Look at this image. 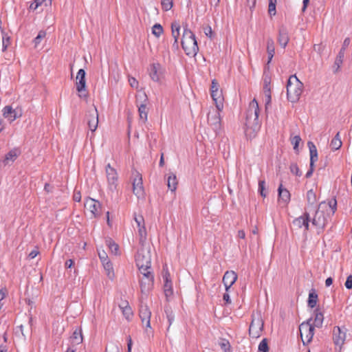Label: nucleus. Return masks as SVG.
Listing matches in <instances>:
<instances>
[{
	"label": "nucleus",
	"instance_id": "052dcab7",
	"mask_svg": "<svg viewBox=\"0 0 352 352\" xmlns=\"http://www.w3.org/2000/svg\"><path fill=\"white\" fill-rule=\"evenodd\" d=\"M217 90H219V84L215 80H213L212 81V85H211V93L215 92Z\"/></svg>",
	"mask_w": 352,
	"mask_h": 352
},
{
	"label": "nucleus",
	"instance_id": "f8f14e48",
	"mask_svg": "<svg viewBox=\"0 0 352 352\" xmlns=\"http://www.w3.org/2000/svg\"><path fill=\"white\" fill-rule=\"evenodd\" d=\"M220 111L218 109L210 111L208 114V122L214 131L220 129Z\"/></svg>",
	"mask_w": 352,
	"mask_h": 352
},
{
	"label": "nucleus",
	"instance_id": "a878e982",
	"mask_svg": "<svg viewBox=\"0 0 352 352\" xmlns=\"http://www.w3.org/2000/svg\"><path fill=\"white\" fill-rule=\"evenodd\" d=\"M3 115L6 118H8L10 122L16 119V113L12 107L6 106L3 109Z\"/></svg>",
	"mask_w": 352,
	"mask_h": 352
},
{
	"label": "nucleus",
	"instance_id": "6e6d98bb",
	"mask_svg": "<svg viewBox=\"0 0 352 352\" xmlns=\"http://www.w3.org/2000/svg\"><path fill=\"white\" fill-rule=\"evenodd\" d=\"M256 0H245V6L248 7L252 11L256 5Z\"/></svg>",
	"mask_w": 352,
	"mask_h": 352
},
{
	"label": "nucleus",
	"instance_id": "5701e85b",
	"mask_svg": "<svg viewBox=\"0 0 352 352\" xmlns=\"http://www.w3.org/2000/svg\"><path fill=\"white\" fill-rule=\"evenodd\" d=\"M211 96L216 104L217 109H218L219 111H221L223 109V97H222L221 91L219 90H217L215 92H212Z\"/></svg>",
	"mask_w": 352,
	"mask_h": 352
},
{
	"label": "nucleus",
	"instance_id": "473e14b6",
	"mask_svg": "<svg viewBox=\"0 0 352 352\" xmlns=\"http://www.w3.org/2000/svg\"><path fill=\"white\" fill-rule=\"evenodd\" d=\"M167 186L168 188L172 191L174 192L177 189V180L176 175L173 173L170 174L167 179Z\"/></svg>",
	"mask_w": 352,
	"mask_h": 352
},
{
	"label": "nucleus",
	"instance_id": "20e7f679",
	"mask_svg": "<svg viewBox=\"0 0 352 352\" xmlns=\"http://www.w3.org/2000/svg\"><path fill=\"white\" fill-rule=\"evenodd\" d=\"M303 87L302 82L299 80L296 76L292 75L289 78L287 84V96L288 100L293 103L298 101L302 93Z\"/></svg>",
	"mask_w": 352,
	"mask_h": 352
},
{
	"label": "nucleus",
	"instance_id": "de8ad7c7",
	"mask_svg": "<svg viewBox=\"0 0 352 352\" xmlns=\"http://www.w3.org/2000/svg\"><path fill=\"white\" fill-rule=\"evenodd\" d=\"M258 191L262 197H266L267 192L265 190V182L264 180H260L258 182Z\"/></svg>",
	"mask_w": 352,
	"mask_h": 352
},
{
	"label": "nucleus",
	"instance_id": "6ab92c4d",
	"mask_svg": "<svg viewBox=\"0 0 352 352\" xmlns=\"http://www.w3.org/2000/svg\"><path fill=\"white\" fill-rule=\"evenodd\" d=\"M160 65L158 63H153L150 66L149 75L155 82H160L162 74L160 72Z\"/></svg>",
	"mask_w": 352,
	"mask_h": 352
},
{
	"label": "nucleus",
	"instance_id": "e2e57ef3",
	"mask_svg": "<svg viewBox=\"0 0 352 352\" xmlns=\"http://www.w3.org/2000/svg\"><path fill=\"white\" fill-rule=\"evenodd\" d=\"M38 253H39V252L36 249L33 250L28 254V257L30 259L34 258L38 254Z\"/></svg>",
	"mask_w": 352,
	"mask_h": 352
},
{
	"label": "nucleus",
	"instance_id": "3c124183",
	"mask_svg": "<svg viewBox=\"0 0 352 352\" xmlns=\"http://www.w3.org/2000/svg\"><path fill=\"white\" fill-rule=\"evenodd\" d=\"M289 169L291 173L296 175V176H300L302 175L298 165L296 163L291 164Z\"/></svg>",
	"mask_w": 352,
	"mask_h": 352
},
{
	"label": "nucleus",
	"instance_id": "2f4dec72",
	"mask_svg": "<svg viewBox=\"0 0 352 352\" xmlns=\"http://www.w3.org/2000/svg\"><path fill=\"white\" fill-rule=\"evenodd\" d=\"M342 142L341 141L340 132H338L335 137L331 140L330 147L331 150H338L342 146Z\"/></svg>",
	"mask_w": 352,
	"mask_h": 352
},
{
	"label": "nucleus",
	"instance_id": "0eeeda50",
	"mask_svg": "<svg viewBox=\"0 0 352 352\" xmlns=\"http://www.w3.org/2000/svg\"><path fill=\"white\" fill-rule=\"evenodd\" d=\"M312 318L302 322L299 327V331L302 342L309 343L311 341L314 335L315 327L311 324Z\"/></svg>",
	"mask_w": 352,
	"mask_h": 352
},
{
	"label": "nucleus",
	"instance_id": "09e8293b",
	"mask_svg": "<svg viewBox=\"0 0 352 352\" xmlns=\"http://www.w3.org/2000/svg\"><path fill=\"white\" fill-rule=\"evenodd\" d=\"M276 0H269L268 12L270 15H275L276 14Z\"/></svg>",
	"mask_w": 352,
	"mask_h": 352
},
{
	"label": "nucleus",
	"instance_id": "cd10ccee",
	"mask_svg": "<svg viewBox=\"0 0 352 352\" xmlns=\"http://www.w3.org/2000/svg\"><path fill=\"white\" fill-rule=\"evenodd\" d=\"M267 52L268 55L267 64H269L272 60L275 53L274 42L271 38H268L267 41Z\"/></svg>",
	"mask_w": 352,
	"mask_h": 352
},
{
	"label": "nucleus",
	"instance_id": "c756f323",
	"mask_svg": "<svg viewBox=\"0 0 352 352\" xmlns=\"http://www.w3.org/2000/svg\"><path fill=\"white\" fill-rule=\"evenodd\" d=\"M344 57V54H343L342 52H339L333 65V73L336 74L340 71V67L343 63Z\"/></svg>",
	"mask_w": 352,
	"mask_h": 352
},
{
	"label": "nucleus",
	"instance_id": "58836bf2",
	"mask_svg": "<svg viewBox=\"0 0 352 352\" xmlns=\"http://www.w3.org/2000/svg\"><path fill=\"white\" fill-rule=\"evenodd\" d=\"M138 112L140 120L145 122L147 120L148 116L146 105L144 104H140L138 107Z\"/></svg>",
	"mask_w": 352,
	"mask_h": 352
},
{
	"label": "nucleus",
	"instance_id": "7ed1b4c3",
	"mask_svg": "<svg viewBox=\"0 0 352 352\" xmlns=\"http://www.w3.org/2000/svg\"><path fill=\"white\" fill-rule=\"evenodd\" d=\"M327 208H329L331 214H333L337 208L336 200L333 199L328 204H326L325 202L320 204L318 209L316 211L315 214L311 219V223L313 226L320 229L324 228L327 221L324 210Z\"/></svg>",
	"mask_w": 352,
	"mask_h": 352
},
{
	"label": "nucleus",
	"instance_id": "4be33fe9",
	"mask_svg": "<svg viewBox=\"0 0 352 352\" xmlns=\"http://www.w3.org/2000/svg\"><path fill=\"white\" fill-rule=\"evenodd\" d=\"M120 309L122 310V314L127 320H131L133 314L128 302L124 301L119 305Z\"/></svg>",
	"mask_w": 352,
	"mask_h": 352
},
{
	"label": "nucleus",
	"instance_id": "f704fd0d",
	"mask_svg": "<svg viewBox=\"0 0 352 352\" xmlns=\"http://www.w3.org/2000/svg\"><path fill=\"white\" fill-rule=\"evenodd\" d=\"M172 36L175 40V43H177L180 35V25L177 22H173L171 25Z\"/></svg>",
	"mask_w": 352,
	"mask_h": 352
},
{
	"label": "nucleus",
	"instance_id": "6e6552de",
	"mask_svg": "<svg viewBox=\"0 0 352 352\" xmlns=\"http://www.w3.org/2000/svg\"><path fill=\"white\" fill-rule=\"evenodd\" d=\"M133 192L138 199L144 197V189L142 175L135 170L133 172Z\"/></svg>",
	"mask_w": 352,
	"mask_h": 352
},
{
	"label": "nucleus",
	"instance_id": "a211bd4d",
	"mask_svg": "<svg viewBox=\"0 0 352 352\" xmlns=\"http://www.w3.org/2000/svg\"><path fill=\"white\" fill-rule=\"evenodd\" d=\"M289 41L288 30L285 26L281 25L278 30V42L281 47L285 48Z\"/></svg>",
	"mask_w": 352,
	"mask_h": 352
},
{
	"label": "nucleus",
	"instance_id": "2eb2a0df",
	"mask_svg": "<svg viewBox=\"0 0 352 352\" xmlns=\"http://www.w3.org/2000/svg\"><path fill=\"white\" fill-rule=\"evenodd\" d=\"M87 124L89 130L94 132L98 124V113L96 107H94L92 111H89L87 117Z\"/></svg>",
	"mask_w": 352,
	"mask_h": 352
},
{
	"label": "nucleus",
	"instance_id": "9b49d317",
	"mask_svg": "<svg viewBox=\"0 0 352 352\" xmlns=\"http://www.w3.org/2000/svg\"><path fill=\"white\" fill-rule=\"evenodd\" d=\"M76 90L79 93L80 98H85L87 94L86 91V80H85V71L83 69L78 70L76 76Z\"/></svg>",
	"mask_w": 352,
	"mask_h": 352
},
{
	"label": "nucleus",
	"instance_id": "338daca9",
	"mask_svg": "<svg viewBox=\"0 0 352 352\" xmlns=\"http://www.w3.org/2000/svg\"><path fill=\"white\" fill-rule=\"evenodd\" d=\"M135 221L137 223L138 228L142 226V223L144 222V219H143V218L142 217H140L139 218L135 217Z\"/></svg>",
	"mask_w": 352,
	"mask_h": 352
},
{
	"label": "nucleus",
	"instance_id": "5fc2aeb1",
	"mask_svg": "<svg viewBox=\"0 0 352 352\" xmlns=\"http://www.w3.org/2000/svg\"><path fill=\"white\" fill-rule=\"evenodd\" d=\"M98 256H99V258H100L102 263H104L105 261L107 262V261H109L108 259L107 253L104 251H102V252H99Z\"/></svg>",
	"mask_w": 352,
	"mask_h": 352
},
{
	"label": "nucleus",
	"instance_id": "9d476101",
	"mask_svg": "<svg viewBox=\"0 0 352 352\" xmlns=\"http://www.w3.org/2000/svg\"><path fill=\"white\" fill-rule=\"evenodd\" d=\"M85 209L90 212V217H97L100 214L101 204L99 201L88 198L85 202Z\"/></svg>",
	"mask_w": 352,
	"mask_h": 352
},
{
	"label": "nucleus",
	"instance_id": "4c0bfd02",
	"mask_svg": "<svg viewBox=\"0 0 352 352\" xmlns=\"http://www.w3.org/2000/svg\"><path fill=\"white\" fill-rule=\"evenodd\" d=\"M138 234L140 236V245H149L146 242V230L144 225L142 227H139Z\"/></svg>",
	"mask_w": 352,
	"mask_h": 352
},
{
	"label": "nucleus",
	"instance_id": "680f3d73",
	"mask_svg": "<svg viewBox=\"0 0 352 352\" xmlns=\"http://www.w3.org/2000/svg\"><path fill=\"white\" fill-rule=\"evenodd\" d=\"M204 33L205 34L211 38L212 37V28L210 26L208 25L207 27H206L204 28Z\"/></svg>",
	"mask_w": 352,
	"mask_h": 352
},
{
	"label": "nucleus",
	"instance_id": "a18cd8bd",
	"mask_svg": "<svg viewBox=\"0 0 352 352\" xmlns=\"http://www.w3.org/2000/svg\"><path fill=\"white\" fill-rule=\"evenodd\" d=\"M268 350L267 339L264 338L258 344V352H268Z\"/></svg>",
	"mask_w": 352,
	"mask_h": 352
},
{
	"label": "nucleus",
	"instance_id": "c9c22d12",
	"mask_svg": "<svg viewBox=\"0 0 352 352\" xmlns=\"http://www.w3.org/2000/svg\"><path fill=\"white\" fill-rule=\"evenodd\" d=\"M43 3L47 6L48 4L51 3V0H34L30 5V10L34 11Z\"/></svg>",
	"mask_w": 352,
	"mask_h": 352
},
{
	"label": "nucleus",
	"instance_id": "f03ea898",
	"mask_svg": "<svg viewBox=\"0 0 352 352\" xmlns=\"http://www.w3.org/2000/svg\"><path fill=\"white\" fill-rule=\"evenodd\" d=\"M259 111L258 104L254 98L250 102L245 116V133L248 138L255 137L260 129Z\"/></svg>",
	"mask_w": 352,
	"mask_h": 352
},
{
	"label": "nucleus",
	"instance_id": "ea45409f",
	"mask_svg": "<svg viewBox=\"0 0 352 352\" xmlns=\"http://www.w3.org/2000/svg\"><path fill=\"white\" fill-rule=\"evenodd\" d=\"M165 313L166 315V318L168 322V327L167 328V330L168 331L170 325L173 324V322L175 320V314H173V311L171 310V309L170 307H166Z\"/></svg>",
	"mask_w": 352,
	"mask_h": 352
},
{
	"label": "nucleus",
	"instance_id": "bb28decb",
	"mask_svg": "<svg viewBox=\"0 0 352 352\" xmlns=\"http://www.w3.org/2000/svg\"><path fill=\"white\" fill-rule=\"evenodd\" d=\"M279 200L284 203H287L290 200V193L286 189L283 188V185L280 184L278 189Z\"/></svg>",
	"mask_w": 352,
	"mask_h": 352
},
{
	"label": "nucleus",
	"instance_id": "a19ab883",
	"mask_svg": "<svg viewBox=\"0 0 352 352\" xmlns=\"http://www.w3.org/2000/svg\"><path fill=\"white\" fill-rule=\"evenodd\" d=\"M106 243H107V245H108L110 251L111 252V253L115 255L118 254V250H119L118 245L116 244L111 239L107 240Z\"/></svg>",
	"mask_w": 352,
	"mask_h": 352
},
{
	"label": "nucleus",
	"instance_id": "1a4fd4ad",
	"mask_svg": "<svg viewBox=\"0 0 352 352\" xmlns=\"http://www.w3.org/2000/svg\"><path fill=\"white\" fill-rule=\"evenodd\" d=\"M106 177L108 182L109 188L113 191L118 186V173L116 170L108 164L105 167Z\"/></svg>",
	"mask_w": 352,
	"mask_h": 352
},
{
	"label": "nucleus",
	"instance_id": "423d86ee",
	"mask_svg": "<svg viewBox=\"0 0 352 352\" xmlns=\"http://www.w3.org/2000/svg\"><path fill=\"white\" fill-rule=\"evenodd\" d=\"M348 329L345 326H336L333 329V341L336 347H338L340 351L345 342L351 337L350 334L347 333Z\"/></svg>",
	"mask_w": 352,
	"mask_h": 352
},
{
	"label": "nucleus",
	"instance_id": "4d7b16f0",
	"mask_svg": "<svg viewBox=\"0 0 352 352\" xmlns=\"http://www.w3.org/2000/svg\"><path fill=\"white\" fill-rule=\"evenodd\" d=\"M344 285L349 289H352V275L347 276Z\"/></svg>",
	"mask_w": 352,
	"mask_h": 352
},
{
	"label": "nucleus",
	"instance_id": "ddd939ff",
	"mask_svg": "<svg viewBox=\"0 0 352 352\" xmlns=\"http://www.w3.org/2000/svg\"><path fill=\"white\" fill-rule=\"evenodd\" d=\"M139 315L142 324L146 328H151V311L146 305H140Z\"/></svg>",
	"mask_w": 352,
	"mask_h": 352
},
{
	"label": "nucleus",
	"instance_id": "dca6fc26",
	"mask_svg": "<svg viewBox=\"0 0 352 352\" xmlns=\"http://www.w3.org/2000/svg\"><path fill=\"white\" fill-rule=\"evenodd\" d=\"M237 275L234 271H227L223 277V283L226 287V292L230 288L232 285L236 282Z\"/></svg>",
	"mask_w": 352,
	"mask_h": 352
},
{
	"label": "nucleus",
	"instance_id": "f3484780",
	"mask_svg": "<svg viewBox=\"0 0 352 352\" xmlns=\"http://www.w3.org/2000/svg\"><path fill=\"white\" fill-rule=\"evenodd\" d=\"M309 221V214L305 212L302 216L295 219L293 224L298 228L304 227L305 230H308Z\"/></svg>",
	"mask_w": 352,
	"mask_h": 352
},
{
	"label": "nucleus",
	"instance_id": "774afa93",
	"mask_svg": "<svg viewBox=\"0 0 352 352\" xmlns=\"http://www.w3.org/2000/svg\"><path fill=\"white\" fill-rule=\"evenodd\" d=\"M223 300H225L226 302V303H228V304L231 303V300H230V296L228 293H225L223 294Z\"/></svg>",
	"mask_w": 352,
	"mask_h": 352
},
{
	"label": "nucleus",
	"instance_id": "c85d7f7f",
	"mask_svg": "<svg viewBox=\"0 0 352 352\" xmlns=\"http://www.w3.org/2000/svg\"><path fill=\"white\" fill-rule=\"evenodd\" d=\"M318 296L314 289H311L309 293L308 306L311 308H314L318 302Z\"/></svg>",
	"mask_w": 352,
	"mask_h": 352
},
{
	"label": "nucleus",
	"instance_id": "0e129e2a",
	"mask_svg": "<svg viewBox=\"0 0 352 352\" xmlns=\"http://www.w3.org/2000/svg\"><path fill=\"white\" fill-rule=\"evenodd\" d=\"M74 264L73 259H68L65 261V265L67 268H71Z\"/></svg>",
	"mask_w": 352,
	"mask_h": 352
},
{
	"label": "nucleus",
	"instance_id": "412c9836",
	"mask_svg": "<svg viewBox=\"0 0 352 352\" xmlns=\"http://www.w3.org/2000/svg\"><path fill=\"white\" fill-rule=\"evenodd\" d=\"M163 279H164V294L166 297L170 296L173 293V287H172V283L170 279V274L168 272H166L165 274L163 275Z\"/></svg>",
	"mask_w": 352,
	"mask_h": 352
},
{
	"label": "nucleus",
	"instance_id": "49530a36",
	"mask_svg": "<svg viewBox=\"0 0 352 352\" xmlns=\"http://www.w3.org/2000/svg\"><path fill=\"white\" fill-rule=\"evenodd\" d=\"M10 44V38L6 34H3L2 37V51L5 52Z\"/></svg>",
	"mask_w": 352,
	"mask_h": 352
},
{
	"label": "nucleus",
	"instance_id": "c03bdc74",
	"mask_svg": "<svg viewBox=\"0 0 352 352\" xmlns=\"http://www.w3.org/2000/svg\"><path fill=\"white\" fill-rule=\"evenodd\" d=\"M152 33L157 37H160L163 33V28L160 24L156 23L152 28Z\"/></svg>",
	"mask_w": 352,
	"mask_h": 352
},
{
	"label": "nucleus",
	"instance_id": "864d4df0",
	"mask_svg": "<svg viewBox=\"0 0 352 352\" xmlns=\"http://www.w3.org/2000/svg\"><path fill=\"white\" fill-rule=\"evenodd\" d=\"M349 44H350V38H346L344 40V42H343V44H342V47L340 49V52H342L343 54H345V50L348 47Z\"/></svg>",
	"mask_w": 352,
	"mask_h": 352
},
{
	"label": "nucleus",
	"instance_id": "aec40b11",
	"mask_svg": "<svg viewBox=\"0 0 352 352\" xmlns=\"http://www.w3.org/2000/svg\"><path fill=\"white\" fill-rule=\"evenodd\" d=\"M19 155L20 151L18 148H13L10 151L2 160L3 165L6 166L14 162Z\"/></svg>",
	"mask_w": 352,
	"mask_h": 352
},
{
	"label": "nucleus",
	"instance_id": "69168bd1",
	"mask_svg": "<svg viewBox=\"0 0 352 352\" xmlns=\"http://www.w3.org/2000/svg\"><path fill=\"white\" fill-rule=\"evenodd\" d=\"M81 199V195L80 192H75L74 194V200L79 202Z\"/></svg>",
	"mask_w": 352,
	"mask_h": 352
},
{
	"label": "nucleus",
	"instance_id": "72a5a7b5",
	"mask_svg": "<svg viewBox=\"0 0 352 352\" xmlns=\"http://www.w3.org/2000/svg\"><path fill=\"white\" fill-rule=\"evenodd\" d=\"M103 267L106 272V274L109 279H113L115 276L113 265L110 261H105L102 263Z\"/></svg>",
	"mask_w": 352,
	"mask_h": 352
},
{
	"label": "nucleus",
	"instance_id": "bf43d9fd",
	"mask_svg": "<svg viewBox=\"0 0 352 352\" xmlns=\"http://www.w3.org/2000/svg\"><path fill=\"white\" fill-rule=\"evenodd\" d=\"M129 82L130 85L133 88H138V82L135 78H129Z\"/></svg>",
	"mask_w": 352,
	"mask_h": 352
},
{
	"label": "nucleus",
	"instance_id": "8fccbe9b",
	"mask_svg": "<svg viewBox=\"0 0 352 352\" xmlns=\"http://www.w3.org/2000/svg\"><path fill=\"white\" fill-rule=\"evenodd\" d=\"M161 4L162 8L168 11L173 7V0H162Z\"/></svg>",
	"mask_w": 352,
	"mask_h": 352
},
{
	"label": "nucleus",
	"instance_id": "37998d69",
	"mask_svg": "<svg viewBox=\"0 0 352 352\" xmlns=\"http://www.w3.org/2000/svg\"><path fill=\"white\" fill-rule=\"evenodd\" d=\"M307 198L308 204L314 205L316 201V195L313 190H309L307 192Z\"/></svg>",
	"mask_w": 352,
	"mask_h": 352
},
{
	"label": "nucleus",
	"instance_id": "e433bc0d",
	"mask_svg": "<svg viewBox=\"0 0 352 352\" xmlns=\"http://www.w3.org/2000/svg\"><path fill=\"white\" fill-rule=\"evenodd\" d=\"M219 345L223 352H232V346L227 339L220 338Z\"/></svg>",
	"mask_w": 352,
	"mask_h": 352
},
{
	"label": "nucleus",
	"instance_id": "393cba45",
	"mask_svg": "<svg viewBox=\"0 0 352 352\" xmlns=\"http://www.w3.org/2000/svg\"><path fill=\"white\" fill-rule=\"evenodd\" d=\"M310 153V166H314L315 162L318 160V151L316 146L311 142L307 143Z\"/></svg>",
	"mask_w": 352,
	"mask_h": 352
},
{
	"label": "nucleus",
	"instance_id": "603ef678",
	"mask_svg": "<svg viewBox=\"0 0 352 352\" xmlns=\"http://www.w3.org/2000/svg\"><path fill=\"white\" fill-rule=\"evenodd\" d=\"M301 141V138L299 135H295L292 139V144L294 146V149L296 151L298 150V145Z\"/></svg>",
	"mask_w": 352,
	"mask_h": 352
},
{
	"label": "nucleus",
	"instance_id": "39448f33",
	"mask_svg": "<svg viewBox=\"0 0 352 352\" xmlns=\"http://www.w3.org/2000/svg\"><path fill=\"white\" fill-rule=\"evenodd\" d=\"M181 43L187 56H195L197 54L199 50L197 42L190 30L184 28Z\"/></svg>",
	"mask_w": 352,
	"mask_h": 352
},
{
	"label": "nucleus",
	"instance_id": "b1692460",
	"mask_svg": "<svg viewBox=\"0 0 352 352\" xmlns=\"http://www.w3.org/2000/svg\"><path fill=\"white\" fill-rule=\"evenodd\" d=\"M324 320L323 314L319 311L318 309H316L314 311V319H312L311 324L314 327L320 328L322 326Z\"/></svg>",
	"mask_w": 352,
	"mask_h": 352
},
{
	"label": "nucleus",
	"instance_id": "13d9d810",
	"mask_svg": "<svg viewBox=\"0 0 352 352\" xmlns=\"http://www.w3.org/2000/svg\"><path fill=\"white\" fill-rule=\"evenodd\" d=\"M265 104L267 105L271 102V93L270 90H267L265 94Z\"/></svg>",
	"mask_w": 352,
	"mask_h": 352
},
{
	"label": "nucleus",
	"instance_id": "f257e3e1",
	"mask_svg": "<svg viewBox=\"0 0 352 352\" xmlns=\"http://www.w3.org/2000/svg\"><path fill=\"white\" fill-rule=\"evenodd\" d=\"M135 263L142 277L140 280L141 289H146L153 284L154 276L151 270V255L150 245H140L135 255Z\"/></svg>",
	"mask_w": 352,
	"mask_h": 352
},
{
	"label": "nucleus",
	"instance_id": "7c9ffc66",
	"mask_svg": "<svg viewBox=\"0 0 352 352\" xmlns=\"http://www.w3.org/2000/svg\"><path fill=\"white\" fill-rule=\"evenodd\" d=\"M71 342L73 344H79L82 342V332L80 329H76L73 332L72 336L70 338Z\"/></svg>",
	"mask_w": 352,
	"mask_h": 352
},
{
	"label": "nucleus",
	"instance_id": "4468645a",
	"mask_svg": "<svg viewBox=\"0 0 352 352\" xmlns=\"http://www.w3.org/2000/svg\"><path fill=\"white\" fill-rule=\"evenodd\" d=\"M263 322L261 319H253L249 328L250 335L253 338L259 337L263 329Z\"/></svg>",
	"mask_w": 352,
	"mask_h": 352
},
{
	"label": "nucleus",
	"instance_id": "79ce46f5",
	"mask_svg": "<svg viewBox=\"0 0 352 352\" xmlns=\"http://www.w3.org/2000/svg\"><path fill=\"white\" fill-rule=\"evenodd\" d=\"M46 32L44 30L39 31L37 36L34 39L33 43L34 44V47H37L38 45L41 43V41L45 37Z\"/></svg>",
	"mask_w": 352,
	"mask_h": 352
}]
</instances>
